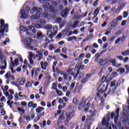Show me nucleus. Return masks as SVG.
<instances>
[{"label": "nucleus", "instance_id": "f8f14e48", "mask_svg": "<svg viewBox=\"0 0 129 129\" xmlns=\"http://www.w3.org/2000/svg\"><path fill=\"white\" fill-rule=\"evenodd\" d=\"M38 70L37 69H32L31 70V76L32 77H38Z\"/></svg>", "mask_w": 129, "mask_h": 129}, {"label": "nucleus", "instance_id": "3c124183", "mask_svg": "<svg viewBox=\"0 0 129 129\" xmlns=\"http://www.w3.org/2000/svg\"><path fill=\"white\" fill-rule=\"evenodd\" d=\"M69 31H70V29H69V28L66 29L63 32V35H67V34L68 33V32H69Z\"/></svg>", "mask_w": 129, "mask_h": 129}, {"label": "nucleus", "instance_id": "0e129e2a", "mask_svg": "<svg viewBox=\"0 0 129 129\" xmlns=\"http://www.w3.org/2000/svg\"><path fill=\"white\" fill-rule=\"evenodd\" d=\"M46 120H44L43 121L42 124H41V127H44V126H46Z\"/></svg>", "mask_w": 129, "mask_h": 129}, {"label": "nucleus", "instance_id": "4c0bfd02", "mask_svg": "<svg viewBox=\"0 0 129 129\" xmlns=\"http://www.w3.org/2000/svg\"><path fill=\"white\" fill-rule=\"evenodd\" d=\"M53 33H56V35H57V33H58V26H54L53 27Z\"/></svg>", "mask_w": 129, "mask_h": 129}, {"label": "nucleus", "instance_id": "37998d69", "mask_svg": "<svg viewBox=\"0 0 129 129\" xmlns=\"http://www.w3.org/2000/svg\"><path fill=\"white\" fill-rule=\"evenodd\" d=\"M75 87V83H73L70 87V90H71V91H73V90H74V88Z\"/></svg>", "mask_w": 129, "mask_h": 129}, {"label": "nucleus", "instance_id": "ea45409f", "mask_svg": "<svg viewBox=\"0 0 129 129\" xmlns=\"http://www.w3.org/2000/svg\"><path fill=\"white\" fill-rule=\"evenodd\" d=\"M52 90H57L58 89H57V84H56V83H54L52 84V87L51 88Z\"/></svg>", "mask_w": 129, "mask_h": 129}, {"label": "nucleus", "instance_id": "69168bd1", "mask_svg": "<svg viewBox=\"0 0 129 129\" xmlns=\"http://www.w3.org/2000/svg\"><path fill=\"white\" fill-rule=\"evenodd\" d=\"M118 71H120L121 73H124V71H125V70L123 68H120Z\"/></svg>", "mask_w": 129, "mask_h": 129}, {"label": "nucleus", "instance_id": "6e6d98bb", "mask_svg": "<svg viewBox=\"0 0 129 129\" xmlns=\"http://www.w3.org/2000/svg\"><path fill=\"white\" fill-rule=\"evenodd\" d=\"M88 81V79H87V78H84L82 80L81 82L82 83H86V82H87Z\"/></svg>", "mask_w": 129, "mask_h": 129}, {"label": "nucleus", "instance_id": "c85d7f7f", "mask_svg": "<svg viewBox=\"0 0 129 129\" xmlns=\"http://www.w3.org/2000/svg\"><path fill=\"white\" fill-rule=\"evenodd\" d=\"M109 62H110V63H112L113 66H116V60L115 59H110Z\"/></svg>", "mask_w": 129, "mask_h": 129}, {"label": "nucleus", "instance_id": "864d4df0", "mask_svg": "<svg viewBox=\"0 0 129 129\" xmlns=\"http://www.w3.org/2000/svg\"><path fill=\"white\" fill-rule=\"evenodd\" d=\"M25 82H26V80L25 79H22L20 82V85H24Z\"/></svg>", "mask_w": 129, "mask_h": 129}, {"label": "nucleus", "instance_id": "7c9ffc66", "mask_svg": "<svg viewBox=\"0 0 129 129\" xmlns=\"http://www.w3.org/2000/svg\"><path fill=\"white\" fill-rule=\"evenodd\" d=\"M121 54L122 56H128L129 55V50L127 49L125 51H122Z\"/></svg>", "mask_w": 129, "mask_h": 129}, {"label": "nucleus", "instance_id": "4468645a", "mask_svg": "<svg viewBox=\"0 0 129 129\" xmlns=\"http://www.w3.org/2000/svg\"><path fill=\"white\" fill-rule=\"evenodd\" d=\"M118 116H119V108H117L116 110L115 116L114 117L115 123L117 122V120L118 119Z\"/></svg>", "mask_w": 129, "mask_h": 129}, {"label": "nucleus", "instance_id": "72a5a7b5", "mask_svg": "<svg viewBox=\"0 0 129 129\" xmlns=\"http://www.w3.org/2000/svg\"><path fill=\"white\" fill-rule=\"evenodd\" d=\"M55 92L58 96H63V92H62V91H59V90H56Z\"/></svg>", "mask_w": 129, "mask_h": 129}, {"label": "nucleus", "instance_id": "f03ea898", "mask_svg": "<svg viewBox=\"0 0 129 129\" xmlns=\"http://www.w3.org/2000/svg\"><path fill=\"white\" fill-rule=\"evenodd\" d=\"M20 30L22 32H26V39H24L23 42L24 43V45H26V48L31 51H33V50H34V51H37V48H35L31 45V43L33 42V39H32V37H31L32 34L30 33L28 31V29L23 26L20 27Z\"/></svg>", "mask_w": 129, "mask_h": 129}, {"label": "nucleus", "instance_id": "1a4fd4ad", "mask_svg": "<svg viewBox=\"0 0 129 129\" xmlns=\"http://www.w3.org/2000/svg\"><path fill=\"white\" fill-rule=\"evenodd\" d=\"M126 6V3L123 2L120 3L117 7V9L115 10V14H119L120 11L122 10Z\"/></svg>", "mask_w": 129, "mask_h": 129}, {"label": "nucleus", "instance_id": "a18cd8bd", "mask_svg": "<svg viewBox=\"0 0 129 129\" xmlns=\"http://www.w3.org/2000/svg\"><path fill=\"white\" fill-rule=\"evenodd\" d=\"M7 43H10V39H9L8 38H6L5 41H4V42L2 43V44H4V45L5 46H6V45H7Z\"/></svg>", "mask_w": 129, "mask_h": 129}, {"label": "nucleus", "instance_id": "8fccbe9b", "mask_svg": "<svg viewBox=\"0 0 129 129\" xmlns=\"http://www.w3.org/2000/svg\"><path fill=\"white\" fill-rule=\"evenodd\" d=\"M39 24L41 25H45V24H46V20L44 19H41Z\"/></svg>", "mask_w": 129, "mask_h": 129}, {"label": "nucleus", "instance_id": "13d9d810", "mask_svg": "<svg viewBox=\"0 0 129 129\" xmlns=\"http://www.w3.org/2000/svg\"><path fill=\"white\" fill-rule=\"evenodd\" d=\"M100 57V55L99 53H96L94 55V58H95V59H99Z\"/></svg>", "mask_w": 129, "mask_h": 129}, {"label": "nucleus", "instance_id": "e2e57ef3", "mask_svg": "<svg viewBox=\"0 0 129 129\" xmlns=\"http://www.w3.org/2000/svg\"><path fill=\"white\" fill-rule=\"evenodd\" d=\"M111 7L110 6H105L104 8V11H107L110 10Z\"/></svg>", "mask_w": 129, "mask_h": 129}, {"label": "nucleus", "instance_id": "412c9836", "mask_svg": "<svg viewBox=\"0 0 129 129\" xmlns=\"http://www.w3.org/2000/svg\"><path fill=\"white\" fill-rule=\"evenodd\" d=\"M0 60H1V63H7L6 56L3 54H0Z\"/></svg>", "mask_w": 129, "mask_h": 129}, {"label": "nucleus", "instance_id": "aec40b11", "mask_svg": "<svg viewBox=\"0 0 129 129\" xmlns=\"http://www.w3.org/2000/svg\"><path fill=\"white\" fill-rule=\"evenodd\" d=\"M36 53L38 54V58L37 59V61H41V59L42 58H43V53H42V52L41 51H37Z\"/></svg>", "mask_w": 129, "mask_h": 129}, {"label": "nucleus", "instance_id": "20e7f679", "mask_svg": "<svg viewBox=\"0 0 129 129\" xmlns=\"http://www.w3.org/2000/svg\"><path fill=\"white\" fill-rule=\"evenodd\" d=\"M0 40L2 37H4V33L9 32V25L5 24V21L3 19L0 20Z\"/></svg>", "mask_w": 129, "mask_h": 129}, {"label": "nucleus", "instance_id": "5701e85b", "mask_svg": "<svg viewBox=\"0 0 129 129\" xmlns=\"http://www.w3.org/2000/svg\"><path fill=\"white\" fill-rule=\"evenodd\" d=\"M78 25H79V21H76L73 25H71V27L73 28V29H75L76 28H77Z\"/></svg>", "mask_w": 129, "mask_h": 129}, {"label": "nucleus", "instance_id": "e433bc0d", "mask_svg": "<svg viewBox=\"0 0 129 129\" xmlns=\"http://www.w3.org/2000/svg\"><path fill=\"white\" fill-rule=\"evenodd\" d=\"M73 103L75 105H77V104H78V103H79V101H78V99H77V98H74L73 99Z\"/></svg>", "mask_w": 129, "mask_h": 129}, {"label": "nucleus", "instance_id": "49530a36", "mask_svg": "<svg viewBox=\"0 0 129 129\" xmlns=\"http://www.w3.org/2000/svg\"><path fill=\"white\" fill-rule=\"evenodd\" d=\"M59 56H60V57H62V58H63V59H67L68 58V55H65L62 53H59Z\"/></svg>", "mask_w": 129, "mask_h": 129}, {"label": "nucleus", "instance_id": "bf43d9fd", "mask_svg": "<svg viewBox=\"0 0 129 129\" xmlns=\"http://www.w3.org/2000/svg\"><path fill=\"white\" fill-rule=\"evenodd\" d=\"M128 16V12H124L123 14V18H126Z\"/></svg>", "mask_w": 129, "mask_h": 129}, {"label": "nucleus", "instance_id": "a878e982", "mask_svg": "<svg viewBox=\"0 0 129 129\" xmlns=\"http://www.w3.org/2000/svg\"><path fill=\"white\" fill-rule=\"evenodd\" d=\"M11 64H12L13 67L18 66V65H19V59L18 58L15 59Z\"/></svg>", "mask_w": 129, "mask_h": 129}, {"label": "nucleus", "instance_id": "5fc2aeb1", "mask_svg": "<svg viewBox=\"0 0 129 129\" xmlns=\"http://www.w3.org/2000/svg\"><path fill=\"white\" fill-rule=\"evenodd\" d=\"M43 52L44 56H48V55L49 54V52L48 51L45 50H43Z\"/></svg>", "mask_w": 129, "mask_h": 129}, {"label": "nucleus", "instance_id": "9b49d317", "mask_svg": "<svg viewBox=\"0 0 129 129\" xmlns=\"http://www.w3.org/2000/svg\"><path fill=\"white\" fill-rule=\"evenodd\" d=\"M33 56H34V54H33V52H29V54L28 55V58L29 60L30 64L31 65H34V61L33 60Z\"/></svg>", "mask_w": 129, "mask_h": 129}, {"label": "nucleus", "instance_id": "9d476101", "mask_svg": "<svg viewBox=\"0 0 129 129\" xmlns=\"http://www.w3.org/2000/svg\"><path fill=\"white\" fill-rule=\"evenodd\" d=\"M107 86H108V84H107L106 86L105 84L101 85L100 86V87H101L100 89V93H101V94H102L103 92H105V91L107 90ZM100 87H98V88Z\"/></svg>", "mask_w": 129, "mask_h": 129}, {"label": "nucleus", "instance_id": "b1692460", "mask_svg": "<svg viewBox=\"0 0 129 129\" xmlns=\"http://www.w3.org/2000/svg\"><path fill=\"white\" fill-rule=\"evenodd\" d=\"M76 73H77V76L79 77L78 79H80V78H82V77L84 76V74L83 73L80 72L79 70H76Z\"/></svg>", "mask_w": 129, "mask_h": 129}, {"label": "nucleus", "instance_id": "f704fd0d", "mask_svg": "<svg viewBox=\"0 0 129 129\" xmlns=\"http://www.w3.org/2000/svg\"><path fill=\"white\" fill-rule=\"evenodd\" d=\"M67 23V22H66V21L65 20H63L59 23V27H64V26H65V25H66Z\"/></svg>", "mask_w": 129, "mask_h": 129}, {"label": "nucleus", "instance_id": "a19ab883", "mask_svg": "<svg viewBox=\"0 0 129 129\" xmlns=\"http://www.w3.org/2000/svg\"><path fill=\"white\" fill-rule=\"evenodd\" d=\"M99 11H100V8H97L95 10L94 15H96V16H97V15H98V13H99Z\"/></svg>", "mask_w": 129, "mask_h": 129}, {"label": "nucleus", "instance_id": "6e6552de", "mask_svg": "<svg viewBox=\"0 0 129 129\" xmlns=\"http://www.w3.org/2000/svg\"><path fill=\"white\" fill-rule=\"evenodd\" d=\"M72 67H73V64H71L69 68L68 72H70V74L73 76L75 78L77 77V75L76 73V70H77V68H75V69H72Z\"/></svg>", "mask_w": 129, "mask_h": 129}, {"label": "nucleus", "instance_id": "09e8293b", "mask_svg": "<svg viewBox=\"0 0 129 129\" xmlns=\"http://www.w3.org/2000/svg\"><path fill=\"white\" fill-rule=\"evenodd\" d=\"M55 23H57V24H60V23H61V18L57 17L55 18Z\"/></svg>", "mask_w": 129, "mask_h": 129}, {"label": "nucleus", "instance_id": "bb28decb", "mask_svg": "<svg viewBox=\"0 0 129 129\" xmlns=\"http://www.w3.org/2000/svg\"><path fill=\"white\" fill-rule=\"evenodd\" d=\"M43 110H44V108L42 107H38L36 109V111L37 113H41Z\"/></svg>", "mask_w": 129, "mask_h": 129}, {"label": "nucleus", "instance_id": "cd10ccee", "mask_svg": "<svg viewBox=\"0 0 129 129\" xmlns=\"http://www.w3.org/2000/svg\"><path fill=\"white\" fill-rule=\"evenodd\" d=\"M56 33H54V32H51L49 35V31H47V36L48 37V38H49L50 39H52V38L55 37V36L56 35Z\"/></svg>", "mask_w": 129, "mask_h": 129}, {"label": "nucleus", "instance_id": "473e14b6", "mask_svg": "<svg viewBox=\"0 0 129 129\" xmlns=\"http://www.w3.org/2000/svg\"><path fill=\"white\" fill-rule=\"evenodd\" d=\"M87 12H85L82 15L78 16V17H77V20H78V19H80L81 18H84V17H86V16H87Z\"/></svg>", "mask_w": 129, "mask_h": 129}, {"label": "nucleus", "instance_id": "4d7b16f0", "mask_svg": "<svg viewBox=\"0 0 129 129\" xmlns=\"http://www.w3.org/2000/svg\"><path fill=\"white\" fill-rule=\"evenodd\" d=\"M18 96L19 97H25V98H27V96L25 95H22V92H19L18 93Z\"/></svg>", "mask_w": 129, "mask_h": 129}, {"label": "nucleus", "instance_id": "2eb2a0df", "mask_svg": "<svg viewBox=\"0 0 129 129\" xmlns=\"http://www.w3.org/2000/svg\"><path fill=\"white\" fill-rule=\"evenodd\" d=\"M20 14L21 15V18H22V19H26V18H28V15L25 13L24 10L22 9L20 11Z\"/></svg>", "mask_w": 129, "mask_h": 129}, {"label": "nucleus", "instance_id": "423d86ee", "mask_svg": "<svg viewBox=\"0 0 129 129\" xmlns=\"http://www.w3.org/2000/svg\"><path fill=\"white\" fill-rule=\"evenodd\" d=\"M113 118L114 117V113H111V114H108L107 115V118H103V120H102V124L103 125H105L106 127L108 126V120L110 118Z\"/></svg>", "mask_w": 129, "mask_h": 129}, {"label": "nucleus", "instance_id": "338daca9", "mask_svg": "<svg viewBox=\"0 0 129 129\" xmlns=\"http://www.w3.org/2000/svg\"><path fill=\"white\" fill-rule=\"evenodd\" d=\"M115 82H116V81H113V82H111L110 83V86L112 87V86H114L115 85Z\"/></svg>", "mask_w": 129, "mask_h": 129}, {"label": "nucleus", "instance_id": "58836bf2", "mask_svg": "<svg viewBox=\"0 0 129 129\" xmlns=\"http://www.w3.org/2000/svg\"><path fill=\"white\" fill-rule=\"evenodd\" d=\"M55 127L56 129H66L65 127H64L63 126H61L60 124H56Z\"/></svg>", "mask_w": 129, "mask_h": 129}, {"label": "nucleus", "instance_id": "39448f33", "mask_svg": "<svg viewBox=\"0 0 129 129\" xmlns=\"http://www.w3.org/2000/svg\"><path fill=\"white\" fill-rule=\"evenodd\" d=\"M74 114H75L74 111H71L69 112L66 113V118L63 121L66 125H68V123H69V120H70L71 118L74 116Z\"/></svg>", "mask_w": 129, "mask_h": 129}, {"label": "nucleus", "instance_id": "680f3d73", "mask_svg": "<svg viewBox=\"0 0 129 129\" xmlns=\"http://www.w3.org/2000/svg\"><path fill=\"white\" fill-rule=\"evenodd\" d=\"M55 47H54V45L50 44L49 45L48 48L50 51H52L53 49H54Z\"/></svg>", "mask_w": 129, "mask_h": 129}, {"label": "nucleus", "instance_id": "603ef678", "mask_svg": "<svg viewBox=\"0 0 129 129\" xmlns=\"http://www.w3.org/2000/svg\"><path fill=\"white\" fill-rule=\"evenodd\" d=\"M8 90H9V86H5L4 87V89L3 90V92H4V94H5V92H7Z\"/></svg>", "mask_w": 129, "mask_h": 129}, {"label": "nucleus", "instance_id": "c9c22d12", "mask_svg": "<svg viewBox=\"0 0 129 129\" xmlns=\"http://www.w3.org/2000/svg\"><path fill=\"white\" fill-rule=\"evenodd\" d=\"M11 77V72H8L5 75V78L6 79H10V77Z\"/></svg>", "mask_w": 129, "mask_h": 129}, {"label": "nucleus", "instance_id": "f257e3e1", "mask_svg": "<svg viewBox=\"0 0 129 129\" xmlns=\"http://www.w3.org/2000/svg\"><path fill=\"white\" fill-rule=\"evenodd\" d=\"M57 6V3L54 1H52L51 4L49 2H46L42 5V8L44 11V13H42L43 10L42 8H37L34 7L30 10V14L32 15L34 14L35 12H36L37 14L31 16V20H39L41 17H43V18H48L49 14L48 12L50 11L51 13H56L57 10L55 9V7Z\"/></svg>", "mask_w": 129, "mask_h": 129}, {"label": "nucleus", "instance_id": "c756f323", "mask_svg": "<svg viewBox=\"0 0 129 129\" xmlns=\"http://www.w3.org/2000/svg\"><path fill=\"white\" fill-rule=\"evenodd\" d=\"M17 109H18V111H21V112H22V113H21V115H23V114H25V109H24V107H23L22 108L18 107Z\"/></svg>", "mask_w": 129, "mask_h": 129}, {"label": "nucleus", "instance_id": "a211bd4d", "mask_svg": "<svg viewBox=\"0 0 129 129\" xmlns=\"http://www.w3.org/2000/svg\"><path fill=\"white\" fill-rule=\"evenodd\" d=\"M76 66L78 68L77 69V70H79V71H80V70H83V69H84V65L80 64L78 62L76 63Z\"/></svg>", "mask_w": 129, "mask_h": 129}, {"label": "nucleus", "instance_id": "79ce46f5", "mask_svg": "<svg viewBox=\"0 0 129 129\" xmlns=\"http://www.w3.org/2000/svg\"><path fill=\"white\" fill-rule=\"evenodd\" d=\"M117 22H120L122 20V16L120 15L118 16L116 18H115Z\"/></svg>", "mask_w": 129, "mask_h": 129}, {"label": "nucleus", "instance_id": "774afa93", "mask_svg": "<svg viewBox=\"0 0 129 129\" xmlns=\"http://www.w3.org/2000/svg\"><path fill=\"white\" fill-rule=\"evenodd\" d=\"M125 69L127 70L126 72V73H128V72H129V67H128V65H126V66H125Z\"/></svg>", "mask_w": 129, "mask_h": 129}, {"label": "nucleus", "instance_id": "393cba45", "mask_svg": "<svg viewBox=\"0 0 129 129\" xmlns=\"http://www.w3.org/2000/svg\"><path fill=\"white\" fill-rule=\"evenodd\" d=\"M93 37V34H91L88 35L87 37L83 40V42H86L87 41H89V40H90V39H91Z\"/></svg>", "mask_w": 129, "mask_h": 129}, {"label": "nucleus", "instance_id": "7ed1b4c3", "mask_svg": "<svg viewBox=\"0 0 129 129\" xmlns=\"http://www.w3.org/2000/svg\"><path fill=\"white\" fill-rule=\"evenodd\" d=\"M91 100V97H89L88 98H85V97H82L81 99L80 103L79 104L78 109L81 110L84 107L85 111H88L89 108L90 107V101Z\"/></svg>", "mask_w": 129, "mask_h": 129}, {"label": "nucleus", "instance_id": "c03bdc74", "mask_svg": "<svg viewBox=\"0 0 129 129\" xmlns=\"http://www.w3.org/2000/svg\"><path fill=\"white\" fill-rule=\"evenodd\" d=\"M4 66H2L1 67H0V69H1L2 70H6V69H7V63L5 62Z\"/></svg>", "mask_w": 129, "mask_h": 129}, {"label": "nucleus", "instance_id": "0eeeda50", "mask_svg": "<svg viewBox=\"0 0 129 129\" xmlns=\"http://www.w3.org/2000/svg\"><path fill=\"white\" fill-rule=\"evenodd\" d=\"M118 25V22H117L115 20V18L112 20L111 22L108 25V29L109 30H111L112 29H114L116 27H117Z\"/></svg>", "mask_w": 129, "mask_h": 129}, {"label": "nucleus", "instance_id": "f3484780", "mask_svg": "<svg viewBox=\"0 0 129 129\" xmlns=\"http://www.w3.org/2000/svg\"><path fill=\"white\" fill-rule=\"evenodd\" d=\"M65 119V116L62 114H60L59 116L58 119H57V122L56 124H60L61 120H64Z\"/></svg>", "mask_w": 129, "mask_h": 129}, {"label": "nucleus", "instance_id": "6ab92c4d", "mask_svg": "<svg viewBox=\"0 0 129 129\" xmlns=\"http://www.w3.org/2000/svg\"><path fill=\"white\" fill-rule=\"evenodd\" d=\"M5 95L6 96V97H8V99L9 100H12L13 98H14L13 95H10L9 92H5Z\"/></svg>", "mask_w": 129, "mask_h": 129}, {"label": "nucleus", "instance_id": "4be33fe9", "mask_svg": "<svg viewBox=\"0 0 129 129\" xmlns=\"http://www.w3.org/2000/svg\"><path fill=\"white\" fill-rule=\"evenodd\" d=\"M52 28L53 26H52L51 24H47L44 26V29L47 30V31H51Z\"/></svg>", "mask_w": 129, "mask_h": 129}, {"label": "nucleus", "instance_id": "052dcab7", "mask_svg": "<svg viewBox=\"0 0 129 129\" xmlns=\"http://www.w3.org/2000/svg\"><path fill=\"white\" fill-rule=\"evenodd\" d=\"M26 86L27 88H29V87H32V83H31V82H28L26 84Z\"/></svg>", "mask_w": 129, "mask_h": 129}, {"label": "nucleus", "instance_id": "2f4dec72", "mask_svg": "<svg viewBox=\"0 0 129 129\" xmlns=\"http://www.w3.org/2000/svg\"><path fill=\"white\" fill-rule=\"evenodd\" d=\"M37 38L41 39V38H44V35H43V33H42V32H38L37 33Z\"/></svg>", "mask_w": 129, "mask_h": 129}, {"label": "nucleus", "instance_id": "ddd939ff", "mask_svg": "<svg viewBox=\"0 0 129 129\" xmlns=\"http://www.w3.org/2000/svg\"><path fill=\"white\" fill-rule=\"evenodd\" d=\"M68 9L67 8H65L61 13L60 16L62 17V18H66V17H67V15H68Z\"/></svg>", "mask_w": 129, "mask_h": 129}, {"label": "nucleus", "instance_id": "de8ad7c7", "mask_svg": "<svg viewBox=\"0 0 129 129\" xmlns=\"http://www.w3.org/2000/svg\"><path fill=\"white\" fill-rule=\"evenodd\" d=\"M99 61H99V63L101 66H103V65H104L105 64V63H104V60H103V59H99Z\"/></svg>", "mask_w": 129, "mask_h": 129}, {"label": "nucleus", "instance_id": "dca6fc26", "mask_svg": "<svg viewBox=\"0 0 129 129\" xmlns=\"http://www.w3.org/2000/svg\"><path fill=\"white\" fill-rule=\"evenodd\" d=\"M40 66L43 70H46V69H47V67L48 66V62H45L43 63V61H41Z\"/></svg>", "mask_w": 129, "mask_h": 129}]
</instances>
